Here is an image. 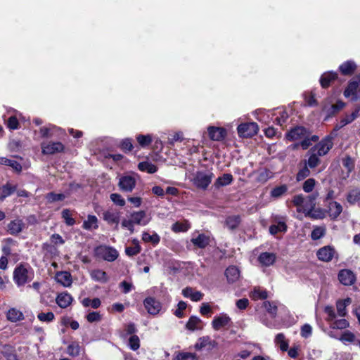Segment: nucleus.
<instances>
[{
  "label": "nucleus",
  "instance_id": "53",
  "mask_svg": "<svg viewBox=\"0 0 360 360\" xmlns=\"http://www.w3.org/2000/svg\"><path fill=\"white\" fill-rule=\"evenodd\" d=\"M338 340H340L344 344L347 345L354 341L355 335L352 332L346 330L342 334L340 337H339Z\"/></svg>",
  "mask_w": 360,
  "mask_h": 360
},
{
  "label": "nucleus",
  "instance_id": "54",
  "mask_svg": "<svg viewBox=\"0 0 360 360\" xmlns=\"http://www.w3.org/2000/svg\"><path fill=\"white\" fill-rule=\"evenodd\" d=\"M65 198V195L63 193H55L53 192L49 193L46 195V200L50 202H54L57 201H62Z\"/></svg>",
  "mask_w": 360,
  "mask_h": 360
},
{
  "label": "nucleus",
  "instance_id": "6",
  "mask_svg": "<svg viewBox=\"0 0 360 360\" xmlns=\"http://www.w3.org/2000/svg\"><path fill=\"white\" fill-rule=\"evenodd\" d=\"M258 130V125L255 122L242 123L237 128L238 136L243 138L252 137L257 134Z\"/></svg>",
  "mask_w": 360,
  "mask_h": 360
},
{
  "label": "nucleus",
  "instance_id": "5",
  "mask_svg": "<svg viewBox=\"0 0 360 360\" xmlns=\"http://www.w3.org/2000/svg\"><path fill=\"white\" fill-rule=\"evenodd\" d=\"M95 254L97 257L108 262L115 261L119 256L117 250L108 245H100L95 249Z\"/></svg>",
  "mask_w": 360,
  "mask_h": 360
},
{
  "label": "nucleus",
  "instance_id": "14",
  "mask_svg": "<svg viewBox=\"0 0 360 360\" xmlns=\"http://www.w3.org/2000/svg\"><path fill=\"white\" fill-rule=\"evenodd\" d=\"M335 252V249L328 245L320 248L318 250L316 255L319 260L323 262H329L333 259Z\"/></svg>",
  "mask_w": 360,
  "mask_h": 360
},
{
  "label": "nucleus",
  "instance_id": "46",
  "mask_svg": "<svg viewBox=\"0 0 360 360\" xmlns=\"http://www.w3.org/2000/svg\"><path fill=\"white\" fill-rule=\"evenodd\" d=\"M91 277L93 280L101 283L107 281L106 273L100 269H95L91 272Z\"/></svg>",
  "mask_w": 360,
  "mask_h": 360
},
{
  "label": "nucleus",
  "instance_id": "27",
  "mask_svg": "<svg viewBox=\"0 0 360 360\" xmlns=\"http://www.w3.org/2000/svg\"><path fill=\"white\" fill-rule=\"evenodd\" d=\"M141 148H145L149 146L155 137L152 134H139L136 137Z\"/></svg>",
  "mask_w": 360,
  "mask_h": 360
},
{
  "label": "nucleus",
  "instance_id": "48",
  "mask_svg": "<svg viewBox=\"0 0 360 360\" xmlns=\"http://www.w3.org/2000/svg\"><path fill=\"white\" fill-rule=\"evenodd\" d=\"M304 196L302 194L296 195L293 197L292 203L295 206L297 207V212L304 213Z\"/></svg>",
  "mask_w": 360,
  "mask_h": 360
},
{
  "label": "nucleus",
  "instance_id": "18",
  "mask_svg": "<svg viewBox=\"0 0 360 360\" xmlns=\"http://www.w3.org/2000/svg\"><path fill=\"white\" fill-rule=\"evenodd\" d=\"M319 196L318 193H314L310 195L304 197V213L307 215L315 208L316 200Z\"/></svg>",
  "mask_w": 360,
  "mask_h": 360
},
{
  "label": "nucleus",
  "instance_id": "33",
  "mask_svg": "<svg viewBox=\"0 0 360 360\" xmlns=\"http://www.w3.org/2000/svg\"><path fill=\"white\" fill-rule=\"evenodd\" d=\"M338 74L335 72H324L320 78V84L323 88H326L329 86L331 81L336 79Z\"/></svg>",
  "mask_w": 360,
  "mask_h": 360
},
{
  "label": "nucleus",
  "instance_id": "1",
  "mask_svg": "<svg viewBox=\"0 0 360 360\" xmlns=\"http://www.w3.org/2000/svg\"><path fill=\"white\" fill-rule=\"evenodd\" d=\"M34 278V271L28 264H20L13 271V281L18 287L23 286Z\"/></svg>",
  "mask_w": 360,
  "mask_h": 360
},
{
  "label": "nucleus",
  "instance_id": "35",
  "mask_svg": "<svg viewBox=\"0 0 360 360\" xmlns=\"http://www.w3.org/2000/svg\"><path fill=\"white\" fill-rule=\"evenodd\" d=\"M0 165L11 167L15 172H20L22 170L20 163L13 159H8L4 157H0Z\"/></svg>",
  "mask_w": 360,
  "mask_h": 360
},
{
  "label": "nucleus",
  "instance_id": "34",
  "mask_svg": "<svg viewBox=\"0 0 360 360\" xmlns=\"http://www.w3.org/2000/svg\"><path fill=\"white\" fill-rule=\"evenodd\" d=\"M103 217L108 224H118L120 221V213L116 211L107 210L103 212Z\"/></svg>",
  "mask_w": 360,
  "mask_h": 360
},
{
  "label": "nucleus",
  "instance_id": "30",
  "mask_svg": "<svg viewBox=\"0 0 360 360\" xmlns=\"http://www.w3.org/2000/svg\"><path fill=\"white\" fill-rule=\"evenodd\" d=\"M59 131H62V129L60 128H57L56 126L52 124H49L47 126L42 127L39 129L41 136L43 138L52 137L55 133Z\"/></svg>",
  "mask_w": 360,
  "mask_h": 360
},
{
  "label": "nucleus",
  "instance_id": "59",
  "mask_svg": "<svg viewBox=\"0 0 360 360\" xmlns=\"http://www.w3.org/2000/svg\"><path fill=\"white\" fill-rule=\"evenodd\" d=\"M62 217L65 220L68 226H73L75 224V220L71 217L70 210L65 209L62 211Z\"/></svg>",
  "mask_w": 360,
  "mask_h": 360
},
{
  "label": "nucleus",
  "instance_id": "3",
  "mask_svg": "<svg viewBox=\"0 0 360 360\" xmlns=\"http://www.w3.org/2000/svg\"><path fill=\"white\" fill-rule=\"evenodd\" d=\"M118 187L122 192L130 193L136 187L138 175L134 172L123 174L118 178Z\"/></svg>",
  "mask_w": 360,
  "mask_h": 360
},
{
  "label": "nucleus",
  "instance_id": "61",
  "mask_svg": "<svg viewBox=\"0 0 360 360\" xmlns=\"http://www.w3.org/2000/svg\"><path fill=\"white\" fill-rule=\"evenodd\" d=\"M67 352L72 356H77L80 352V347L78 343L72 342L68 347Z\"/></svg>",
  "mask_w": 360,
  "mask_h": 360
},
{
  "label": "nucleus",
  "instance_id": "42",
  "mask_svg": "<svg viewBox=\"0 0 360 360\" xmlns=\"http://www.w3.org/2000/svg\"><path fill=\"white\" fill-rule=\"evenodd\" d=\"M250 297L254 300H264L268 297L266 290L260 288H255L250 294Z\"/></svg>",
  "mask_w": 360,
  "mask_h": 360
},
{
  "label": "nucleus",
  "instance_id": "44",
  "mask_svg": "<svg viewBox=\"0 0 360 360\" xmlns=\"http://www.w3.org/2000/svg\"><path fill=\"white\" fill-rule=\"evenodd\" d=\"M273 176L272 172L268 169L259 170L257 181L260 183H265Z\"/></svg>",
  "mask_w": 360,
  "mask_h": 360
},
{
  "label": "nucleus",
  "instance_id": "45",
  "mask_svg": "<svg viewBox=\"0 0 360 360\" xmlns=\"http://www.w3.org/2000/svg\"><path fill=\"white\" fill-rule=\"evenodd\" d=\"M132 243L134 244V246L127 247L125 249L126 254L129 257L136 255L141 251V248L137 239H134L132 240Z\"/></svg>",
  "mask_w": 360,
  "mask_h": 360
},
{
  "label": "nucleus",
  "instance_id": "13",
  "mask_svg": "<svg viewBox=\"0 0 360 360\" xmlns=\"http://www.w3.org/2000/svg\"><path fill=\"white\" fill-rule=\"evenodd\" d=\"M262 266L268 267L273 265L276 260V255L275 253L264 252H262L257 258Z\"/></svg>",
  "mask_w": 360,
  "mask_h": 360
},
{
  "label": "nucleus",
  "instance_id": "19",
  "mask_svg": "<svg viewBox=\"0 0 360 360\" xmlns=\"http://www.w3.org/2000/svg\"><path fill=\"white\" fill-rule=\"evenodd\" d=\"M25 226L22 219H16L10 221L7 225V231L11 235L20 233Z\"/></svg>",
  "mask_w": 360,
  "mask_h": 360
},
{
  "label": "nucleus",
  "instance_id": "17",
  "mask_svg": "<svg viewBox=\"0 0 360 360\" xmlns=\"http://www.w3.org/2000/svg\"><path fill=\"white\" fill-rule=\"evenodd\" d=\"M338 279L345 285H352L355 281V276L353 272L348 269L341 270L338 274Z\"/></svg>",
  "mask_w": 360,
  "mask_h": 360
},
{
  "label": "nucleus",
  "instance_id": "28",
  "mask_svg": "<svg viewBox=\"0 0 360 360\" xmlns=\"http://www.w3.org/2000/svg\"><path fill=\"white\" fill-rule=\"evenodd\" d=\"M56 280L58 283L65 287H68L72 284L71 275L68 271H60L56 274Z\"/></svg>",
  "mask_w": 360,
  "mask_h": 360
},
{
  "label": "nucleus",
  "instance_id": "10",
  "mask_svg": "<svg viewBox=\"0 0 360 360\" xmlns=\"http://www.w3.org/2000/svg\"><path fill=\"white\" fill-rule=\"evenodd\" d=\"M210 139L214 141H221L227 136L226 129L224 127L210 126L207 127Z\"/></svg>",
  "mask_w": 360,
  "mask_h": 360
},
{
  "label": "nucleus",
  "instance_id": "52",
  "mask_svg": "<svg viewBox=\"0 0 360 360\" xmlns=\"http://www.w3.org/2000/svg\"><path fill=\"white\" fill-rule=\"evenodd\" d=\"M360 199V189L352 190L347 195V200L350 204H354Z\"/></svg>",
  "mask_w": 360,
  "mask_h": 360
},
{
  "label": "nucleus",
  "instance_id": "15",
  "mask_svg": "<svg viewBox=\"0 0 360 360\" xmlns=\"http://www.w3.org/2000/svg\"><path fill=\"white\" fill-rule=\"evenodd\" d=\"M217 345V342L212 340L209 336H203L198 339L195 345V348L197 350H201L203 348H207L208 350H211L216 347Z\"/></svg>",
  "mask_w": 360,
  "mask_h": 360
},
{
  "label": "nucleus",
  "instance_id": "38",
  "mask_svg": "<svg viewBox=\"0 0 360 360\" xmlns=\"http://www.w3.org/2000/svg\"><path fill=\"white\" fill-rule=\"evenodd\" d=\"M138 168L140 171L146 172L148 174H154L158 171L157 166L148 161L139 162Z\"/></svg>",
  "mask_w": 360,
  "mask_h": 360
},
{
  "label": "nucleus",
  "instance_id": "31",
  "mask_svg": "<svg viewBox=\"0 0 360 360\" xmlns=\"http://www.w3.org/2000/svg\"><path fill=\"white\" fill-rule=\"evenodd\" d=\"M210 241V237L203 233L199 234L197 237L191 239L193 244L199 248H205L209 245Z\"/></svg>",
  "mask_w": 360,
  "mask_h": 360
},
{
  "label": "nucleus",
  "instance_id": "2",
  "mask_svg": "<svg viewBox=\"0 0 360 360\" xmlns=\"http://www.w3.org/2000/svg\"><path fill=\"white\" fill-rule=\"evenodd\" d=\"M214 175L210 170L197 171L192 179V182L198 188L205 190L207 188Z\"/></svg>",
  "mask_w": 360,
  "mask_h": 360
},
{
  "label": "nucleus",
  "instance_id": "39",
  "mask_svg": "<svg viewBox=\"0 0 360 360\" xmlns=\"http://www.w3.org/2000/svg\"><path fill=\"white\" fill-rule=\"evenodd\" d=\"M142 240L146 243H150L155 246L160 243V237L155 232H153V234L143 232L142 234Z\"/></svg>",
  "mask_w": 360,
  "mask_h": 360
},
{
  "label": "nucleus",
  "instance_id": "40",
  "mask_svg": "<svg viewBox=\"0 0 360 360\" xmlns=\"http://www.w3.org/2000/svg\"><path fill=\"white\" fill-rule=\"evenodd\" d=\"M352 302L350 298H346L343 300H339L337 302V311L338 314L340 316H345L347 314L346 307L349 305Z\"/></svg>",
  "mask_w": 360,
  "mask_h": 360
},
{
  "label": "nucleus",
  "instance_id": "41",
  "mask_svg": "<svg viewBox=\"0 0 360 360\" xmlns=\"http://www.w3.org/2000/svg\"><path fill=\"white\" fill-rule=\"evenodd\" d=\"M256 119L263 123H269L270 122V116L269 114V111H266L265 109H257L254 112Z\"/></svg>",
  "mask_w": 360,
  "mask_h": 360
},
{
  "label": "nucleus",
  "instance_id": "4",
  "mask_svg": "<svg viewBox=\"0 0 360 360\" xmlns=\"http://www.w3.org/2000/svg\"><path fill=\"white\" fill-rule=\"evenodd\" d=\"M336 136L335 133L332 132L326 136L320 142L312 147L311 152H316L319 156L326 155L333 146V139Z\"/></svg>",
  "mask_w": 360,
  "mask_h": 360
},
{
  "label": "nucleus",
  "instance_id": "22",
  "mask_svg": "<svg viewBox=\"0 0 360 360\" xmlns=\"http://www.w3.org/2000/svg\"><path fill=\"white\" fill-rule=\"evenodd\" d=\"M356 64L353 60H347L339 66V70L343 75H352L356 69Z\"/></svg>",
  "mask_w": 360,
  "mask_h": 360
},
{
  "label": "nucleus",
  "instance_id": "11",
  "mask_svg": "<svg viewBox=\"0 0 360 360\" xmlns=\"http://www.w3.org/2000/svg\"><path fill=\"white\" fill-rule=\"evenodd\" d=\"M143 304L148 313L152 315L158 314L162 309L161 303L151 297H146L143 301Z\"/></svg>",
  "mask_w": 360,
  "mask_h": 360
},
{
  "label": "nucleus",
  "instance_id": "49",
  "mask_svg": "<svg viewBox=\"0 0 360 360\" xmlns=\"http://www.w3.org/2000/svg\"><path fill=\"white\" fill-rule=\"evenodd\" d=\"M240 219L238 215L229 216L226 219V225L230 229H236L240 224Z\"/></svg>",
  "mask_w": 360,
  "mask_h": 360
},
{
  "label": "nucleus",
  "instance_id": "64",
  "mask_svg": "<svg viewBox=\"0 0 360 360\" xmlns=\"http://www.w3.org/2000/svg\"><path fill=\"white\" fill-rule=\"evenodd\" d=\"M342 165L350 173L354 168V161L350 156H347L342 159Z\"/></svg>",
  "mask_w": 360,
  "mask_h": 360
},
{
  "label": "nucleus",
  "instance_id": "37",
  "mask_svg": "<svg viewBox=\"0 0 360 360\" xmlns=\"http://www.w3.org/2000/svg\"><path fill=\"white\" fill-rule=\"evenodd\" d=\"M82 227L86 230L97 229L98 228L97 217L94 215H88L87 219L83 222Z\"/></svg>",
  "mask_w": 360,
  "mask_h": 360
},
{
  "label": "nucleus",
  "instance_id": "16",
  "mask_svg": "<svg viewBox=\"0 0 360 360\" xmlns=\"http://www.w3.org/2000/svg\"><path fill=\"white\" fill-rule=\"evenodd\" d=\"M131 217L134 224L140 226H146L150 221V218L147 217L145 211L134 212L131 214Z\"/></svg>",
  "mask_w": 360,
  "mask_h": 360
},
{
  "label": "nucleus",
  "instance_id": "58",
  "mask_svg": "<svg viewBox=\"0 0 360 360\" xmlns=\"http://www.w3.org/2000/svg\"><path fill=\"white\" fill-rule=\"evenodd\" d=\"M326 233V229L323 226L315 227L311 234V237L313 240H319L322 238Z\"/></svg>",
  "mask_w": 360,
  "mask_h": 360
},
{
  "label": "nucleus",
  "instance_id": "60",
  "mask_svg": "<svg viewBox=\"0 0 360 360\" xmlns=\"http://www.w3.org/2000/svg\"><path fill=\"white\" fill-rule=\"evenodd\" d=\"M128 345L129 348L134 351L137 350L140 347V340L137 335H132L129 338Z\"/></svg>",
  "mask_w": 360,
  "mask_h": 360
},
{
  "label": "nucleus",
  "instance_id": "63",
  "mask_svg": "<svg viewBox=\"0 0 360 360\" xmlns=\"http://www.w3.org/2000/svg\"><path fill=\"white\" fill-rule=\"evenodd\" d=\"M316 181L314 179L310 178L307 179L302 186V188L304 192L306 193H310L311 192L315 186Z\"/></svg>",
  "mask_w": 360,
  "mask_h": 360
},
{
  "label": "nucleus",
  "instance_id": "62",
  "mask_svg": "<svg viewBox=\"0 0 360 360\" xmlns=\"http://www.w3.org/2000/svg\"><path fill=\"white\" fill-rule=\"evenodd\" d=\"M110 200L116 205L123 207L125 205V200L119 193H112L110 195Z\"/></svg>",
  "mask_w": 360,
  "mask_h": 360
},
{
  "label": "nucleus",
  "instance_id": "25",
  "mask_svg": "<svg viewBox=\"0 0 360 360\" xmlns=\"http://www.w3.org/2000/svg\"><path fill=\"white\" fill-rule=\"evenodd\" d=\"M329 216L331 219H335L338 217V216L342 212V205L335 201H330L328 202V205Z\"/></svg>",
  "mask_w": 360,
  "mask_h": 360
},
{
  "label": "nucleus",
  "instance_id": "57",
  "mask_svg": "<svg viewBox=\"0 0 360 360\" xmlns=\"http://www.w3.org/2000/svg\"><path fill=\"white\" fill-rule=\"evenodd\" d=\"M354 120L350 115H346L345 117L340 120V122L337 124L334 128L333 133L336 134V131L340 130L341 128L345 127V125L352 122Z\"/></svg>",
  "mask_w": 360,
  "mask_h": 360
},
{
  "label": "nucleus",
  "instance_id": "32",
  "mask_svg": "<svg viewBox=\"0 0 360 360\" xmlns=\"http://www.w3.org/2000/svg\"><path fill=\"white\" fill-rule=\"evenodd\" d=\"M72 296L67 292L60 293L56 297V303L61 308L68 307L72 303Z\"/></svg>",
  "mask_w": 360,
  "mask_h": 360
},
{
  "label": "nucleus",
  "instance_id": "12",
  "mask_svg": "<svg viewBox=\"0 0 360 360\" xmlns=\"http://www.w3.org/2000/svg\"><path fill=\"white\" fill-rule=\"evenodd\" d=\"M310 132L304 127H296L292 129L287 134V137L290 141L299 140L306 136H309Z\"/></svg>",
  "mask_w": 360,
  "mask_h": 360
},
{
  "label": "nucleus",
  "instance_id": "50",
  "mask_svg": "<svg viewBox=\"0 0 360 360\" xmlns=\"http://www.w3.org/2000/svg\"><path fill=\"white\" fill-rule=\"evenodd\" d=\"M288 191L286 185H281L273 188L271 191V196L274 198H278L285 194Z\"/></svg>",
  "mask_w": 360,
  "mask_h": 360
},
{
  "label": "nucleus",
  "instance_id": "26",
  "mask_svg": "<svg viewBox=\"0 0 360 360\" xmlns=\"http://www.w3.org/2000/svg\"><path fill=\"white\" fill-rule=\"evenodd\" d=\"M17 186L12 185L10 183H7L5 185H3L0 188V200H4L6 198L12 195L14 192L16 191Z\"/></svg>",
  "mask_w": 360,
  "mask_h": 360
},
{
  "label": "nucleus",
  "instance_id": "23",
  "mask_svg": "<svg viewBox=\"0 0 360 360\" xmlns=\"http://www.w3.org/2000/svg\"><path fill=\"white\" fill-rule=\"evenodd\" d=\"M359 87V82L356 81H350L347 87L344 91V96L346 98H351L352 100L355 101L357 99L356 91Z\"/></svg>",
  "mask_w": 360,
  "mask_h": 360
},
{
  "label": "nucleus",
  "instance_id": "21",
  "mask_svg": "<svg viewBox=\"0 0 360 360\" xmlns=\"http://www.w3.org/2000/svg\"><path fill=\"white\" fill-rule=\"evenodd\" d=\"M6 319L12 323H16L24 320L25 316L20 310L15 307H12L6 312Z\"/></svg>",
  "mask_w": 360,
  "mask_h": 360
},
{
  "label": "nucleus",
  "instance_id": "24",
  "mask_svg": "<svg viewBox=\"0 0 360 360\" xmlns=\"http://www.w3.org/2000/svg\"><path fill=\"white\" fill-rule=\"evenodd\" d=\"M225 276L229 283H233L238 280L240 277V271L236 266H231L226 269Z\"/></svg>",
  "mask_w": 360,
  "mask_h": 360
},
{
  "label": "nucleus",
  "instance_id": "7",
  "mask_svg": "<svg viewBox=\"0 0 360 360\" xmlns=\"http://www.w3.org/2000/svg\"><path fill=\"white\" fill-rule=\"evenodd\" d=\"M272 222L273 224L269 227V232L271 235L287 231L285 217L276 215L273 217Z\"/></svg>",
  "mask_w": 360,
  "mask_h": 360
},
{
  "label": "nucleus",
  "instance_id": "51",
  "mask_svg": "<svg viewBox=\"0 0 360 360\" xmlns=\"http://www.w3.org/2000/svg\"><path fill=\"white\" fill-rule=\"evenodd\" d=\"M264 307L272 318L276 317L278 308L274 302L266 301L264 302Z\"/></svg>",
  "mask_w": 360,
  "mask_h": 360
},
{
  "label": "nucleus",
  "instance_id": "55",
  "mask_svg": "<svg viewBox=\"0 0 360 360\" xmlns=\"http://www.w3.org/2000/svg\"><path fill=\"white\" fill-rule=\"evenodd\" d=\"M349 326V322L346 319H339L335 320L331 323V328L332 329H345L348 328Z\"/></svg>",
  "mask_w": 360,
  "mask_h": 360
},
{
  "label": "nucleus",
  "instance_id": "36",
  "mask_svg": "<svg viewBox=\"0 0 360 360\" xmlns=\"http://www.w3.org/2000/svg\"><path fill=\"white\" fill-rule=\"evenodd\" d=\"M309 158L306 161V165L309 168H315L317 167L321 160L319 159V155L316 152H311V149H310L308 152Z\"/></svg>",
  "mask_w": 360,
  "mask_h": 360
},
{
  "label": "nucleus",
  "instance_id": "43",
  "mask_svg": "<svg viewBox=\"0 0 360 360\" xmlns=\"http://www.w3.org/2000/svg\"><path fill=\"white\" fill-rule=\"evenodd\" d=\"M200 323L201 320L200 319V318L195 316H192L190 317L186 326L188 330L193 331L201 328Z\"/></svg>",
  "mask_w": 360,
  "mask_h": 360
},
{
  "label": "nucleus",
  "instance_id": "8",
  "mask_svg": "<svg viewBox=\"0 0 360 360\" xmlns=\"http://www.w3.org/2000/svg\"><path fill=\"white\" fill-rule=\"evenodd\" d=\"M42 153L44 155H52L56 153L63 151L64 145L59 141L57 142H43L41 143Z\"/></svg>",
  "mask_w": 360,
  "mask_h": 360
},
{
  "label": "nucleus",
  "instance_id": "9",
  "mask_svg": "<svg viewBox=\"0 0 360 360\" xmlns=\"http://www.w3.org/2000/svg\"><path fill=\"white\" fill-rule=\"evenodd\" d=\"M231 323V319L225 314L221 313L215 316L212 321V326L214 330H219L222 328L229 326Z\"/></svg>",
  "mask_w": 360,
  "mask_h": 360
},
{
  "label": "nucleus",
  "instance_id": "47",
  "mask_svg": "<svg viewBox=\"0 0 360 360\" xmlns=\"http://www.w3.org/2000/svg\"><path fill=\"white\" fill-rule=\"evenodd\" d=\"M275 343L279 345L281 350L287 351L288 349V342L285 340L283 333H278L275 338Z\"/></svg>",
  "mask_w": 360,
  "mask_h": 360
},
{
  "label": "nucleus",
  "instance_id": "29",
  "mask_svg": "<svg viewBox=\"0 0 360 360\" xmlns=\"http://www.w3.org/2000/svg\"><path fill=\"white\" fill-rule=\"evenodd\" d=\"M233 180V176L231 174H224L222 176H219L214 184V186L216 188H219L222 186H226L230 185Z\"/></svg>",
  "mask_w": 360,
  "mask_h": 360
},
{
  "label": "nucleus",
  "instance_id": "20",
  "mask_svg": "<svg viewBox=\"0 0 360 360\" xmlns=\"http://www.w3.org/2000/svg\"><path fill=\"white\" fill-rule=\"evenodd\" d=\"M182 295L185 297L189 298L193 302L200 301L203 297V293H202L200 291L195 290L191 287H186L184 289H183Z\"/></svg>",
  "mask_w": 360,
  "mask_h": 360
},
{
  "label": "nucleus",
  "instance_id": "56",
  "mask_svg": "<svg viewBox=\"0 0 360 360\" xmlns=\"http://www.w3.org/2000/svg\"><path fill=\"white\" fill-rule=\"evenodd\" d=\"M37 319L41 322L50 323L55 319V315L51 311L47 313L41 312L37 314Z\"/></svg>",
  "mask_w": 360,
  "mask_h": 360
}]
</instances>
